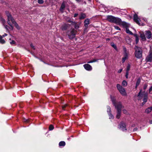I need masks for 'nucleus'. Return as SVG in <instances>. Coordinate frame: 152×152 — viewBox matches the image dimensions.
<instances>
[{
	"label": "nucleus",
	"instance_id": "nucleus-1",
	"mask_svg": "<svg viewBox=\"0 0 152 152\" xmlns=\"http://www.w3.org/2000/svg\"><path fill=\"white\" fill-rule=\"evenodd\" d=\"M107 19L109 22L115 23H120L121 19L117 17H115L112 15H108L107 16Z\"/></svg>",
	"mask_w": 152,
	"mask_h": 152
},
{
	"label": "nucleus",
	"instance_id": "nucleus-2",
	"mask_svg": "<svg viewBox=\"0 0 152 152\" xmlns=\"http://www.w3.org/2000/svg\"><path fill=\"white\" fill-rule=\"evenodd\" d=\"M135 56L138 58H141L142 57V50L141 48L136 46L135 48Z\"/></svg>",
	"mask_w": 152,
	"mask_h": 152
},
{
	"label": "nucleus",
	"instance_id": "nucleus-3",
	"mask_svg": "<svg viewBox=\"0 0 152 152\" xmlns=\"http://www.w3.org/2000/svg\"><path fill=\"white\" fill-rule=\"evenodd\" d=\"M7 23L11 27V29H13V27L11 23L10 22H12V24H14L16 21H15L14 18L12 17L11 15L9 13H7Z\"/></svg>",
	"mask_w": 152,
	"mask_h": 152
},
{
	"label": "nucleus",
	"instance_id": "nucleus-4",
	"mask_svg": "<svg viewBox=\"0 0 152 152\" xmlns=\"http://www.w3.org/2000/svg\"><path fill=\"white\" fill-rule=\"evenodd\" d=\"M116 87L119 91L120 93L123 96L126 95V93L124 88H123L120 84H118L116 85Z\"/></svg>",
	"mask_w": 152,
	"mask_h": 152
},
{
	"label": "nucleus",
	"instance_id": "nucleus-5",
	"mask_svg": "<svg viewBox=\"0 0 152 152\" xmlns=\"http://www.w3.org/2000/svg\"><path fill=\"white\" fill-rule=\"evenodd\" d=\"M119 105V107H116L115 108L117 110V114L116 116V117L118 119H119L121 116V110L122 107V105L120 103H119L118 104Z\"/></svg>",
	"mask_w": 152,
	"mask_h": 152
},
{
	"label": "nucleus",
	"instance_id": "nucleus-6",
	"mask_svg": "<svg viewBox=\"0 0 152 152\" xmlns=\"http://www.w3.org/2000/svg\"><path fill=\"white\" fill-rule=\"evenodd\" d=\"M76 33V31L74 29H72L70 31L68 32V35L70 39H72L75 37Z\"/></svg>",
	"mask_w": 152,
	"mask_h": 152
},
{
	"label": "nucleus",
	"instance_id": "nucleus-7",
	"mask_svg": "<svg viewBox=\"0 0 152 152\" xmlns=\"http://www.w3.org/2000/svg\"><path fill=\"white\" fill-rule=\"evenodd\" d=\"M125 124L123 122H121L118 125V128L123 131H126Z\"/></svg>",
	"mask_w": 152,
	"mask_h": 152
},
{
	"label": "nucleus",
	"instance_id": "nucleus-8",
	"mask_svg": "<svg viewBox=\"0 0 152 152\" xmlns=\"http://www.w3.org/2000/svg\"><path fill=\"white\" fill-rule=\"evenodd\" d=\"M146 62H151L152 61V51L150 50L149 54L145 58Z\"/></svg>",
	"mask_w": 152,
	"mask_h": 152
},
{
	"label": "nucleus",
	"instance_id": "nucleus-9",
	"mask_svg": "<svg viewBox=\"0 0 152 152\" xmlns=\"http://www.w3.org/2000/svg\"><path fill=\"white\" fill-rule=\"evenodd\" d=\"M111 98L112 103L115 106V107H119V105L118 104L119 103H120L121 104V102H119L116 103L115 102V99L114 97H112V96H111Z\"/></svg>",
	"mask_w": 152,
	"mask_h": 152
},
{
	"label": "nucleus",
	"instance_id": "nucleus-10",
	"mask_svg": "<svg viewBox=\"0 0 152 152\" xmlns=\"http://www.w3.org/2000/svg\"><path fill=\"white\" fill-rule=\"evenodd\" d=\"M134 20L137 23L140 25V19L138 17L137 15L136 14H135L134 16Z\"/></svg>",
	"mask_w": 152,
	"mask_h": 152
},
{
	"label": "nucleus",
	"instance_id": "nucleus-11",
	"mask_svg": "<svg viewBox=\"0 0 152 152\" xmlns=\"http://www.w3.org/2000/svg\"><path fill=\"white\" fill-rule=\"evenodd\" d=\"M107 112L108 113V114L109 116V118L110 119H113V115L111 114V108L110 107L108 106H107Z\"/></svg>",
	"mask_w": 152,
	"mask_h": 152
},
{
	"label": "nucleus",
	"instance_id": "nucleus-12",
	"mask_svg": "<svg viewBox=\"0 0 152 152\" xmlns=\"http://www.w3.org/2000/svg\"><path fill=\"white\" fill-rule=\"evenodd\" d=\"M124 56L122 58V61L123 63H124L125 60L128 58V53L126 52V48H124Z\"/></svg>",
	"mask_w": 152,
	"mask_h": 152
},
{
	"label": "nucleus",
	"instance_id": "nucleus-13",
	"mask_svg": "<svg viewBox=\"0 0 152 152\" xmlns=\"http://www.w3.org/2000/svg\"><path fill=\"white\" fill-rule=\"evenodd\" d=\"M83 66L85 69L87 70L91 71L92 69L91 66L89 64H86L84 65Z\"/></svg>",
	"mask_w": 152,
	"mask_h": 152
},
{
	"label": "nucleus",
	"instance_id": "nucleus-14",
	"mask_svg": "<svg viewBox=\"0 0 152 152\" xmlns=\"http://www.w3.org/2000/svg\"><path fill=\"white\" fill-rule=\"evenodd\" d=\"M145 35L147 38L148 39H150L152 36V34L150 31H145Z\"/></svg>",
	"mask_w": 152,
	"mask_h": 152
},
{
	"label": "nucleus",
	"instance_id": "nucleus-15",
	"mask_svg": "<svg viewBox=\"0 0 152 152\" xmlns=\"http://www.w3.org/2000/svg\"><path fill=\"white\" fill-rule=\"evenodd\" d=\"M119 24H121L122 25L123 27L126 28H128L129 26V24L125 22H122L121 20V22L120 23H118Z\"/></svg>",
	"mask_w": 152,
	"mask_h": 152
},
{
	"label": "nucleus",
	"instance_id": "nucleus-16",
	"mask_svg": "<svg viewBox=\"0 0 152 152\" xmlns=\"http://www.w3.org/2000/svg\"><path fill=\"white\" fill-rule=\"evenodd\" d=\"M148 94L147 93L145 94L144 98L142 100L144 103H146L147 101L148 98Z\"/></svg>",
	"mask_w": 152,
	"mask_h": 152
},
{
	"label": "nucleus",
	"instance_id": "nucleus-17",
	"mask_svg": "<svg viewBox=\"0 0 152 152\" xmlns=\"http://www.w3.org/2000/svg\"><path fill=\"white\" fill-rule=\"evenodd\" d=\"M65 7V4L64 2H63L61 5L60 10L61 11H63Z\"/></svg>",
	"mask_w": 152,
	"mask_h": 152
},
{
	"label": "nucleus",
	"instance_id": "nucleus-18",
	"mask_svg": "<svg viewBox=\"0 0 152 152\" xmlns=\"http://www.w3.org/2000/svg\"><path fill=\"white\" fill-rule=\"evenodd\" d=\"M141 81L140 79V78H138L137 80V82L136 84V86L135 87V88H137V87L139 85Z\"/></svg>",
	"mask_w": 152,
	"mask_h": 152
},
{
	"label": "nucleus",
	"instance_id": "nucleus-19",
	"mask_svg": "<svg viewBox=\"0 0 152 152\" xmlns=\"http://www.w3.org/2000/svg\"><path fill=\"white\" fill-rule=\"evenodd\" d=\"M85 26L87 27L88 25L89 24V20L88 19H86L84 22Z\"/></svg>",
	"mask_w": 152,
	"mask_h": 152
},
{
	"label": "nucleus",
	"instance_id": "nucleus-20",
	"mask_svg": "<svg viewBox=\"0 0 152 152\" xmlns=\"http://www.w3.org/2000/svg\"><path fill=\"white\" fill-rule=\"evenodd\" d=\"M152 110V107H151L147 108L145 111V112L147 113H150Z\"/></svg>",
	"mask_w": 152,
	"mask_h": 152
},
{
	"label": "nucleus",
	"instance_id": "nucleus-21",
	"mask_svg": "<svg viewBox=\"0 0 152 152\" xmlns=\"http://www.w3.org/2000/svg\"><path fill=\"white\" fill-rule=\"evenodd\" d=\"M140 37L143 41H145L146 40L145 36L144 33H142L140 34Z\"/></svg>",
	"mask_w": 152,
	"mask_h": 152
},
{
	"label": "nucleus",
	"instance_id": "nucleus-22",
	"mask_svg": "<svg viewBox=\"0 0 152 152\" xmlns=\"http://www.w3.org/2000/svg\"><path fill=\"white\" fill-rule=\"evenodd\" d=\"M86 17V15L85 14L83 13L81 14L79 17L80 19H83Z\"/></svg>",
	"mask_w": 152,
	"mask_h": 152
},
{
	"label": "nucleus",
	"instance_id": "nucleus-23",
	"mask_svg": "<svg viewBox=\"0 0 152 152\" xmlns=\"http://www.w3.org/2000/svg\"><path fill=\"white\" fill-rule=\"evenodd\" d=\"M59 145L60 146H64L65 145V142L64 141H61L59 142Z\"/></svg>",
	"mask_w": 152,
	"mask_h": 152
},
{
	"label": "nucleus",
	"instance_id": "nucleus-24",
	"mask_svg": "<svg viewBox=\"0 0 152 152\" xmlns=\"http://www.w3.org/2000/svg\"><path fill=\"white\" fill-rule=\"evenodd\" d=\"M4 27L7 30H9L10 29L11 30H13V29H11V27L10 26V27L8 26L7 25H5L4 26Z\"/></svg>",
	"mask_w": 152,
	"mask_h": 152
},
{
	"label": "nucleus",
	"instance_id": "nucleus-25",
	"mask_svg": "<svg viewBox=\"0 0 152 152\" xmlns=\"http://www.w3.org/2000/svg\"><path fill=\"white\" fill-rule=\"evenodd\" d=\"M128 28H126V33L132 35L133 34L132 33L131 31Z\"/></svg>",
	"mask_w": 152,
	"mask_h": 152
},
{
	"label": "nucleus",
	"instance_id": "nucleus-26",
	"mask_svg": "<svg viewBox=\"0 0 152 152\" xmlns=\"http://www.w3.org/2000/svg\"><path fill=\"white\" fill-rule=\"evenodd\" d=\"M16 28L18 29H20V28L19 26H18L17 23L15 22L14 24Z\"/></svg>",
	"mask_w": 152,
	"mask_h": 152
},
{
	"label": "nucleus",
	"instance_id": "nucleus-27",
	"mask_svg": "<svg viewBox=\"0 0 152 152\" xmlns=\"http://www.w3.org/2000/svg\"><path fill=\"white\" fill-rule=\"evenodd\" d=\"M111 45L116 50H117V48L115 45L114 44L113 42L111 43Z\"/></svg>",
	"mask_w": 152,
	"mask_h": 152
},
{
	"label": "nucleus",
	"instance_id": "nucleus-28",
	"mask_svg": "<svg viewBox=\"0 0 152 152\" xmlns=\"http://www.w3.org/2000/svg\"><path fill=\"white\" fill-rule=\"evenodd\" d=\"M73 24L75 26V29H77L79 28V25L78 24H77L75 22H74Z\"/></svg>",
	"mask_w": 152,
	"mask_h": 152
},
{
	"label": "nucleus",
	"instance_id": "nucleus-29",
	"mask_svg": "<svg viewBox=\"0 0 152 152\" xmlns=\"http://www.w3.org/2000/svg\"><path fill=\"white\" fill-rule=\"evenodd\" d=\"M130 65L129 64H128L127 66V68H126V72H129V71L130 69Z\"/></svg>",
	"mask_w": 152,
	"mask_h": 152
},
{
	"label": "nucleus",
	"instance_id": "nucleus-30",
	"mask_svg": "<svg viewBox=\"0 0 152 152\" xmlns=\"http://www.w3.org/2000/svg\"><path fill=\"white\" fill-rule=\"evenodd\" d=\"M142 90H141L138 93L137 96L139 97L138 99L140 100L141 99V97L140 96V94L141 93Z\"/></svg>",
	"mask_w": 152,
	"mask_h": 152
},
{
	"label": "nucleus",
	"instance_id": "nucleus-31",
	"mask_svg": "<svg viewBox=\"0 0 152 152\" xmlns=\"http://www.w3.org/2000/svg\"><path fill=\"white\" fill-rule=\"evenodd\" d=\"M1 21L3 25L4 26L5 25V23H6L5 20L4 19L1 18Z\"/></svg>",
	"mask_w": 152,
	"mask_h": 152
},
{
	"label": "nucleus",
	"instance_id": "nucleus-32",
	"mask_svg": "<svg viewBox=\"0 0 152 152\" xmlns=\"http://www.w3.org/2000/svg\"><path fill=\"white\" fill-rule=\"evenodd\" d=\"M134 36L136 38V43H137L138 42L139 40L137 34H135L134 35Z\"/></svg>",
	"mask_w": 152,
	"mask_h": 152
},
{
	"label": "nucleus",
	"instance_id": "nucleus-33",
	"mask_svg": "<svg viewBox=\"0 0 152 152\" xmlns=\"http://www.w3.org/2000/svg\"><path fill=\"white\" fill-rule=\"evenodd\" d=\"M98 60V59H94L92 60H91V61H89L87 63H92L96 62Z\"/></svg>",
	"mask_w": 152,
	"mask_h": 152
},
{
	"label": "nucleus",
	"instance_id": "nucleus-34",
	"mask_svg": "<svg viewBox=\"0 0 152 152\" xmlns=\"http://www.w3.org/2000/svg\"><path fill=\"white\" fill-rule=\"evenodd\" d=\"M67 28V26L66 25H63L61 28L62 30H66Z\"/></svg>",
	"mask_w": 152,
	"mask_h": 152
},
{
	"label": "nucleus",
	"instance_id": "nucleus-35",
	"mask_svg": "<svg viewBox=\"0 0 152 152\" xmlns=\"http://www.w3.org/2000/svg\"><path fill=\"white\" fill-rule=\"evenodd\" d=\"M122 85L124 86H126L127 85V83L126 81L123 80L122 83Z\"/></svg>",
	"mask_w": 152,
	"mask_h": 152
},
{
	"label": "nucleus",
	"instance_id": "nucleus-36",
	"mask_svg": "<svg viewBox=\"0 0 152 152\" xmlns=\"http://www.w3.org/2000/svg\"><path fill=\"white\" fill-rule=\"evenodd\" d=\"M54 127L52 125H50L49 127V129L50 130H52L53 129Z\"/></svg>",
	"mask_w": 152,
	"mask_h": 152
},
{
	"label": "nucleus",
	"instance_id": "nucleus-37",
	"mask_svg": "<svg viewBox=\"0 0 152 152\" xmlns=\"http://www.w3.org/2000/svg\"><path fill=\"white\" fill-rule=\"evenodd\" d=\"M5 42V41L2 38L0 40V43L2 44L4 43Z\"/></svg>",
	"mask_w": 152,
	"mask_h": 152
},
{
	"label": "nucleus",
	"instance_id": "nucleus-38",
	"mask_svg": "<svg viewBox=\"0 0 152 152\" xmlns=\"http://www.w3.org/2000/svg\"><path fill=\"white\" fill-rule=\"evenodd\" d=\"M148 85L147 84H145L143 86V88L144 90H145L148 87Z\"/></svg>",
	"mask_w": 152,
	"mask_h": 152
},
{
	"label": "nucleus",
	"instance_id": "nucleus-39",
	"mask_svg": "<svg viewBox=\"0 0 152 152\" xmlns=\"http://www.w3.org/2000/svg\"><path fill=\"white\" fill-rule=\"evenodd\" d=\"M67 105H68L67 104H66L64 105H62V110H65L64 108L65 107H66V106H67Z\"/></svg>",
	"mask_w": 152,
	"mask_h": 152
},
{
	"label": "nucleus",
	"instance_id": "nucleus-40",
	"mask_svg": "<svg viewBox=\"0 0 152 152\" xmlns=\"http://www.w3.org/2000/svg\"><path fill=\"white\" fill-rule=\"evenodd\" d=\"M38 2L40 4H42L44 2L42 0H38Z\"/></svg>",
	"mask_w": 152,
	"mask_h": 152
},
{
	"label": "nucleus",
	"instance_id": "nucleus-41",
	"mask_svg": "<svg viewBox=\"0 0 152 152\" xmlns=\"http://www.w3.org/2000/svg\"><path fill=\"white\" fill-rule=\"evenodd\" d=\"M116 30H120L121 29L119 28V27L118 26H114Z\"/></svg>",
	"mask_w": 152,
	"mask_h": 152
},
{
	"label": "nucleus",
	"instance_id": "nucleus-42",
	"mask_svg": "<svg viewBox=\"0 0 152 152\" xmlns=\"http://www.w3.org/2000/svg\"><path fill=\"white\" fill-rule=\"evenodd\" d=\"M10 43L11 45L15 44V42L14 40H12L10 42Z\"/></svg>",
	"mask_w": 152,
	"mask_h": 152
},
{
	"label": "nucleus",
	"instance_id": "nucleus-43",
	"mask_svg": "<svg viewBox=\"0 0 152 152\" xmlns=\"http://www.w3.org/2000/svg\"><path fill=\"white\" fill-rule=\"evenodd\" d=\"M128 75H129V72H126V75H125V77H126L127 79L128 78Z\"/></svg>",
	"mask_w": 152,
	"mask_h": 152
},
{
	"label": "nucleus",
	"instance_id": "nucleus-44",
	"mask_svg": "<svg viewBox=\"0 0 152 152\" xmlns=\"http://www.w3.org/2000/svg\"><path fill=\"white\" fill-rule=\"evenodd\" d=\"M152 86H151L149 89V93H150V92L152 91Z\"/></svg>",
	"mask_w": 152,
	"mask_h": 152
},
{
	"label": "nucleus",
	"instance_id": "nucleus-45",
	"mask_svg": "<svg viewBox=\"0 0 152 152\" xmlns=\"http://www.w3.org/2000/svg\"><path fill=\"white\" fill-rule=\"evenodd\" d=\"M122 71V69H121L119 70L118 71V73H120Z\"/></svg>",
	"mask_w": 152,
	"mask_h": 152
},
{
	"label": "nucleus",
	"instance_id": "nucleus-46",
	"mask_svg": "<svg viewBox=\"0 0 152 152\" xmlns=\"http://www.w3.org/2000/svg\"><path fill=\"white\" fill-rule=\"evenodd\" d=\"M30 46L34 50L35 49V48H34V47L33 45L32 44H31L30 45Z\"/></svg>",
	"mask_w": 152,
	"mask_h": 152
},
{
	"label": "nucleus",
	"instance_id": "nucleus-47",
	"mask_svg": "<svg viewBox=\"0 0 152 152\" xmlns=\"http://www.w3.org/2000/svg\"><path fill=\"white\" fill-rule=\"evenodd\" d=\"M123 112L124 113L126 114L127 113V111L125 110H123Z\"/></svg>",
	"mask_w": 152,
	"mask_h": 152
},
{
	"label": "nucleus",
	"instance_id": "nucleus-48",
	"mask_svg": "<svg viewBox=\"0 0 152 152\" xmlns=\"http://www.w3.org/2000/svg\"><path fill=\"white\" fill-rule=\"evenodd\" d=\"M78 15V14L77 13H75L74 14V17H76Z\"/></svg>",
	"mask_w": 152,
	"mask_h": 152
},
{
	"label": "nucleus",
	"instance_id": "nucleus-49",
	"mask_svg": "<svg viewBox=\"0 0 152 152\" xmlns=\"http://www.w3.org/2000/svg\"><path fill=\"white\" fill-rule=\"evenodd\" d=\"M7 35V34H4V35H2V37H4Z\"/></svg>",
	"mask_w": 152,
	"mask_h": 152
},
{
	"label": "nucleus",
	"instance_id": "nucleus-50",
	"mask_svg": "<svg viewBox=\"0 0 152 152\" xmlns=\"http://www.w3.org/2000/svg\"><path fill=\"white\" fill-rule=\"evenodd\" d=\"M145 103H144V102H142V104H141V106H143L144 105V104H145Z\"/></svg>",
	"mask_w": 152,
	"mask_h": 152
},
{
	"label": "nucleus",
	"instance_id": "nucleus-51",
	"mask_svg": "<svg viewBox=\"0 0 152 152\" xmlns=\"http://www.w3.org/2000/svg\"><path fill=\"white\" fill-rule=\"evenodd\" d=\"M137 128H135L134 129V130H133V131H137Z\"/></svg>",
	"mask_w": 152,
	"mask_h": 152
},
{
	"label": "nucleus",
	"instance_id": "nucleus-52",
	"mask_svg": "<svg viewBox=\"0 0 152 152\" xmlns=\"http://www.w3.org/2000/svg\"><path fill=\"white\" fill-rule=\"evenodd\" d=\"M150 123L151 124H152V120H151L150 121Z\"/></svg>",
	"mask_w": 152,
	"mask_h": 152
},
{
	"label": "nucleus",
	"instance_id": "nucleus-53",
	"mask_svg": "<svg viewBox=\"0 0 152 152\" xmlns=\"http://www.w3.org/2000/svg\"><path fill=\"white\" fill-rule=\"evenodd\" d=\"M24 121L26 122H28V120L27 119H25Z\"/></svg>",
	"mask_w": 152,
	"mask_h": 152
},
{
	"label": "nucleus",
	"instance_id": "nucleus-54",
	"mask_svg": "<svg viewBox=\"0 0 152 152\" xmlns=\"http://www.w3.org/2000/svg\"><path fill=\"white\" fill-rule=\"evenodd\" d=\"M2 38V36L0 35V40Z\"/></svg>",
	"mask_w": 152,
	"mask_h": 152
},
{
	"label": "nucleus",
	"instance_id": "nucleus-55",
	"mask_svg": "<svg viewBox=\"0 0 152 152\" xmlns=\"http://www.w3.org/2000/svg\"><path fill=\"white\" fill-rule=\"evenodd\" d=\"M110 40V39L109 38H107V39H106V40Z\"/></svg>",
	"mask_w": 152,
	"mask_h": 152
},
{
	"label": "nucleus",
	"instance_id": "nucleus-56",
	"mask_svg": "<svg viewBox=\"0 0 152 152\" xmlns=\"http://www.w3.org/2000/svg\"><path fill=\"white\" fill-rule=\"evenodd\" d=\"M77 1H80L81 0H76Z\"/></svg>",
	"mask_w": 152,
	"mask_h": 152
},
{
	"label": "nucleus",
	"instance_id": "nucleus-57",
	"mask_svg": "<svg viewBox=\"0 0 152 152\" xmlns=\"http://www.w3.org/2000/svg\"><path fill=\"white\" fill-rule=\"evenodd\" d=\"M132 127H134V125H132Z\"/></svg>",
	"mask_w": 152,
	"mask_h": 152
},
{
	"label": "nucleus",
	"instance_id": "nucleus-58",
	"mask_svg": "<svg viewBox=\"0 0 152 152\" xmlns=\"http://www.w3.org/2000/svg\"><path fill=\"white\" fill-rule=\"evenodd\" d=\"M88 0L89 1H91V0Z\"/></svg>",
	"mask_w": 152,
	"mask_h": 152
}]
</instances>
